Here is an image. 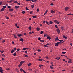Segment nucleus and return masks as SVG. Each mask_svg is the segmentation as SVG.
<instances>
[{"label": "nucleus", "instance_id": "obj_22", "mask_svg": "<svg viewBox=\"0 0 73 73\" xmlns=\"http://www.w3.org/2000/svg\"><path fill=\"white\" fill-rule=\"evenodd\" d=\"M48 11L47 10H46V11L45 13L44 14V15H45L46 14H47Z\"/></svg>", "mask_w": 73, "mask_h": 73}, {"label": "nucleus", "instance_id": "obj_31", "mask_svg": "<svg viewBox=\"0 0 73 73\" xmlns=\"http://www.w3.org/2000/svg\"><path fill=\"white\" fill-rule=\"evenodd\" d=\"M68 63H72V62L71 61H68Z\"/></svg>", "mask_w": 73, "mask_h": 73}, {"label": "nucleus", "instance_id": "obj_64", "mask_svg": "<svg viewBox=\"0 0 73 73\" xmlns=\"http://www.w3.org/2000/svg\"><path fill=\"white\" fill-rule=\"evenodd\" d=\"M46 36L47 37H49V35H47V34H46Z\"/></svg>", "mask_w": 73, "mask_h": 73}, {"label": "nucleus", "instance_id": "obj_2", "mask_svg": "<svg viewBox=\"0 0 73 73\" xmlns=\"http://www.w3.org/2000/svg\"><path fill=\"white\" fill-rule=\"evenodd\" d=\"M69 9V8L68 7H66L65 8V10L66 11H67L68 9Z\"/></svg>", "mask_w": 73, "mask_h": 73}, {"label": "nucleus", "instance_id": "obj_41", "mask_svg": "<svg viewBox=\"0 0 73 73\" xmlns=\"http://www.w3.org/2000/svg\"><path fill=\"white\" fill-rule=\"evenodd\" d=\"M43 66V65L42 64L41 65H40V66H39V67H40V68H41V66Z\"/></svg>", "mask_w": 73, "mask_h": 73}, {"label": "nucleus", "instance_id": "obj_6", "mask_svg": "<svg viewBox=\"0 0 73 73\" xmlns=\"http://www.w3.org/2000/svg\"><path fill=\"white\" fill-rule=\"evenodd\" d=\"M59 41L62 42V43H63L65 42V41H64L63 40H59Z\"/></svg>", "mask_w": 73, "mask_h": 73}, {"label": "nucleus", "instance_id": "obj_19", "mask_svg": "<svg viewBox=\"0 0 73 73\" xmlns=\"http://www.w3.org/2000/svg\"><path fill=\"white\" fill-rule=\"evenodd\" d=\"M35 6V5L34 4H33V5H31V7L32 8H33Z\"/></svg>", "mask_w": 73, "mask_h": 73}, {"label": "nucleus", "instance_id": "obj_9", "mask_svg": "<svg viewBox=\"0 0 73 73\" xmlns=\"http://www.w3.org/2000/svg\"><path fill=\"white\" fill-rule=\"evenodd\" d=\"M47 39L48 40H50L51 39V38L49 36L48 37H47Z\"/></svg>", "mask_w": 73, "mask_h": 73}, {"label": "nucleus", "instance_id": "obj_3", "mask_svg": "<svg viewBox=\"0 0 73 73\" xmlns=\"http://www.w3.org/2000/svg\"><path fill=\"white\" fill-rule=\"evenodd\" d=\"M56 31L58 33V34L60 33V30L59 29H56Z\"/></svg>", "mask_w": 73, "mask_h": 73}, {"label": "nucleus", "instance_id": "obj_59", "mask_svg": "<svg viewBox=\"0 0 73 73\" xmlns=\"http://www.w3.org/2000/svg\"><path fill=\"white\" fill-rule=\"evenodd\" d=\"M23 72H24V73H27V72H25V70H23Z\"/></svg>", "mask_w": 73, "mask_h": 73}, {"label": "nucleus", "instance_id": "obj_54", "mask_svg": "<svg viewBox=\"0 0 73 73\" xmlns=\"http://www.w3.org/2000/svg\"><path fill=\"white\" fill-rule=\"evenodd\" d=\"M5 42V40H3L2 42L3 43H4V42Z\"/></svg>", "mask_w": 73, "mask_h": 73}, {"label": "nucleus", "instance_id": "obj_53", "mask_svg": "<svg viewBox=\"0 0 73 73\" xmlns=\"http://www.w3.org/2000/svg\"><path fill=\"white\" fill-rule=\"evenodd\" d=\"M41 50L39 49L38 50V52H41Z\"/></svg>", "mask_w": 73, "mask_h": 73}, {"label": "nucleus", "instance_id": "obj_21", "mask_svg": "<svg viewBox=\"0 0 73 73\" xmlns=\"http://www.w3.org/2000/svg\"><path fill=\"white\" fill-rule=\"evenodd\" d=\"M36 30L37 31H38L40 30V28L39 27H37L36 28Z\"/></svg>", "mask_w": 73, "mask_h": 73}, {"label": "nucleus", "instance_id": "obj_55", "mask_svg": "<svg viewBox=\"0 0 73 73\" xmlns=\"http://www.w3.org/2000/svg\"><path fill=\"white\" fill-rule=\"evenodd\" d=\"M3 4V3H2V2L0 1V5H1Z\"/></svg>", "mask_w": 73, "mask_h": 73}, {"label": "nucleus", "instance_id": "obj_50", "mask_svg": "<svg viewBox=\"0 0 73 73\" xmlns=\"http://www.w3.org/2000/svg\"><path fill=\"white\" fill-rule=\"evenodd\" d=\"M27 49V48H23V50H25Z\"/></svg>", "mask_w": 73, "mask_h": 73}, {"label": "nucleus", "instance_id": "obj_57", "mask_svg": "<svg viewBox=\"0 0 73 73\" xmlns=\"http://www.w3.org/2000/svg\"><path fill=\"white\" fill-rule=\"evenodd\" d=\"M2 56L3 57H5V55H4V54H2Z\"/></svg>", "mask_w": 73, "mask_h": 73}, {"label": "nucleus", "instance_id": "obj_12", "mask_svg": "<svg viewBox=\"0 0 73 73\" xmlns=\"http://www.w3.org/2000/svg\"><path fill=\"white\" fill-rule=\"evenodd\" d=\"M25 62V61H22L21 62V64L22 65Z\"/></svg>", "mask_w": 73, "mask_h": 73}, {"label": "nucleus", "instance_id": "obj_58", "mask_svg": "<svg viewBox=\"0 0 73 73\" xmlns=\"http://www.w3.org/2000/svg\"><path fill=\"white\" fill-rule=\"evenodd\" d=\"M40 38H41L40 37L38 38V40H40Z\"/></svg>", "mask_w": 73, "mask_h": 73}, {"label": "nucleus", "instance_id": "obj_43", "mask_svg": "<svg viewBox=\"0 0 73 73\" xmlns=\"http://www.w3.org/2000/svg\"><path fill=\"white\" fill-rule=\"evenodd\" d=\"M39 11V9H38H38H37L36 11H37V12H38V11Z\"/></svg>", "mask_w": 73, "mask_h": 73}, {"label": "nucleus", "instance_id": "obj_24", "mask_svg": "<svg viewBox=\"0 0 73 73\" xmlns=\"http://www.w3.org/2000/svg\"><path fill=\"white\" fill-rule=\"evenodd\" d=\"M22 34H19V37H21L22 36Z\"/></svg>", "mask_w": 73, "mask_h": 73}, {"label": "nucleus", "instance_id": "obj_13", "mask_svg": "<svg viewBox=\"0 0 73 73\" xmlns=\"http://www.w3.org/2000/svg\"><path fill=\"white\" fill-rule=\"evenodd\" d=\"M20 41L21 42H23V38H21L20 39Z\"/></svg>", "mask_w": 73, "mask_h": 73}, {"label": "nucleus", "instance_id": "obj_34", "mask_svg": "<svg viewBox=\"0 0 73 73\" xmlns=\"http://www.w3.org/2000/svg\"><path fill=\"white\" fill-rule=\"evenodd\" d=\"M55 27H56V28H58V26H57V25H55Z\"/></svg>", "mask_w": 73, "mask_h": 73}, {"label": "nucleus", "instance_id": "obj_32", "mask_svg": "<svg viewBox=\"0 0 73 73\" xmlns=\"http://www.w3.org/2000/svg\"><path fill=\"white\" fill-rule=\"evenodd\" d=\"M29 29L30 30H31V26H30L29 27Z\"/></svg>", "mask_w": 73, "mask_h": 73}, {"label": "nucleus", "instance_id": "obj_30", "mask_svg": "<svg viewBox=\"0 0 73 73\" xmlns=\"http://www.w3.org/2000/svg\"><path fill=\"white\" fill-rule=\"evenodd\" d=\"M58 37H56V38L55 40H58Z\"/></svg>", "mask_w": 73, "mask_h": 73}, {"label": "nucleus", "instance_id": "obj_18", "mask_svg": "<svg viewBox=\"0 0 73 73\" xmlns=\"http://www.w3.org/2000/svg\"><path fill=\"white\" fill-rule=\"evenodd\" d=\"M32 64L31 63L28 64V66H31Z\"/></svg>", "mask_w": 73, "mask_h": 73}, {"label": "nucleus", "instance_id": "obj_8", "mask_svg": "<svg viewBox=\"0 0 73 73\" xmlns=\"http://www.w3.org/2000/svg\"><path fill=\"white\" fill-rule=\"evenodd\" d=\"M9 10L10 11H13V9L10 8L9 9Z\"/></svg>", "mask_w": 73, "mask_h": 73}, {"label": "nucleus", "instance_id": "obj_7", "mask_svg": "<svg viewBox=\"0 0 73 73\" xmlns=\"http://www.w3.org/2000/svg\"><path fill=\"white\" fill-rule=\"evenodd\" d=\"M50 12L51 13H55V11H53V10H51Z\"/></svg>", "mask_w": 73, "mask_h": 73}, {"label": "nucleus", "instance_id": "obj_48", "mask_svg": "<svg viewBox=\"0 0 73 73\" xmlns=\"http://www.w3.org/2000/svg\"><path fill=\"white\" fill-rule=\"evenodd\" d=\"M3 8H4V9H5V8H6V6H3Z\"/></svg>", "mask_w": 73, "mask_h": 73}, {"label": "nucleus", "instance_id": "obj_4", "mask_svg": "<svg viewBox=\"0 0 73 73\" xmlns=\"http://www.w3.org/2000/svg\"><path fill=\"white\" fill-rule=\"evenodd\" d=\"M3 71L4 70L2 69H0V73H3Z\"/></svg>", "mask_w": 73, "mask_h": 73}, {"label": "nucleus", "instance_id": "obj_39", "mask_svg": "<svg viewBox=\"0 0 73 73\" xmlns=\"http://www.w3.org/2000/svg\"><path fill=\"white\" fill-rule=\"evenodd\" d=\"M42 60H43L42 59H38V61H42Z\"/></svg>", "mask_w": 73, "mask_h": 73}, {"label": "nucleus", "instance_id": "obj_29", "mask_svg": "<svg viewBox=\"0 0 73 73\" xmlns=\"http://www.w3.org/2000/svg\"><path fill=\"white\" fill-rule=\"evenodd\" d=\"M4 50H0V52H1V53H4Z\"/></svg>", "mask_w": 73, "mask_h": 73}, {"label": "nucleus", "instance_id": "obj_26", "mask_svg": "<svg viewBox=\"0 0 73 73\" xmlns=\"http://www.w3.org/2000/svg\"><path fill=\"white\" fill-rule=\"evenodd\" d=\"M13 55L14 56H16V53L15 52L14 53V54H13Z\"/></svg>", "mask_w": 73, "mask_h": 73}, {"label": "nucleus", "instance_id": "obj_17", "mask_svg": "<svg viewBox=\"0 0 73 73\" xmlns=\"http://www.w3.org/2000/svg\"><path fill=\"white\" fill-rule=\"evenodd\" d=\"M15 25L17 27V28H19V26H17V23L15 24Z\"/></svg>", "mask_w": 73, "mask_h": 73}, {"label": "nucleus", "instance_id": "obj_49", "mask_svg": "<svg viewBox=\"0 0 73 73\" xmlns=\"http://www.w3.org/2000/svg\"><path fill=\"white\" fill-rule=\"evenodd\" d=\"M25 11H22V13L23 14H25Z\"/></svg>", "mask_w": 73, "mask_h": 73}, {"label": "nucleus", "instance_id": "obj_5", "mask_svg": "<svg viewBox=\"0 0 73 73\" xmlns=\"http://www.w3.org/2000/svg\"><path fill=\"white\" fill-rule=\"evenodd\" d=\"M58 44H59V43L58 42L56 43V44L55 45V46H57Z\"/></svg>", "mask_w": 73, "mask_h": 73}, {"label": "nucleus", "instance_id": "obj_38", "mask_svg": "<svg viewBox=\"0 0 73 73\" xmlns=\"http://www.w3.org/2000/svg\"><path fill=\"white\" fill-rule=\"evenodd\" d=\"M33 11H31L30 12V14H33Z\"/></svg>", "mask_w": 73, "mask_h": 73}, {"label": "nucleus", "instance_id": "obj_25", "mask_svg": "<svg viewBox=\"0 0 73 73\" xmlns=\"http://www.w3.org/2000/svg\"><path fill=\"white\" fill-rule=\"evenodd\" d=\"M63 37L64 38H65V39H67V38L65 36H63Z\"/></svg>", "mask_w": 73, "mask_h": 73}, {"label": "nucleus", "instance_id": "obj_56", "mask_svg": "<svg viewBox=\"0 0 73 73\" xmlns=\"http://www.w3.org/2000/svg\"><path fill=\"white\" fill-rule=\"evenodd\" d=\"M50 5L52 6H53L54 5V4L53 3H51L50 4Z\"/></svg>", "mask_w": 73, "mask_h": 73}, {"label": "nucleus", "instance_id": "obj_15", "mask_svg": "<svg viewBox=\"0 0 73 73\" xmlns=\"http://www.w3.org/2000/svg\"><path fill=\"white\" fill-rule=\"evenodd\" d=\"M64 27H61V29L62 30H63L64 29Z\"/></svg>", "mask_w": 73, "mask_h": 73}, {"label": "nucleus", "instance_id": "obj_42", "mask_svg": "<svg viewBox=\"0 0 73 73\" xmlns=\"http://www.w3.org/2000/svg\"><path fill=\"white\" fill-rule=\"evenodd\" d=\"M66 53V52H62V54H65Z\"/></svg>", "mask_w": 73, "mask_h": 73}, {"label": "nucleus", "instance_id": "obj_35", "mask_svg": "<svg viewBox=\"0 0 73 73\" xmlns=\"http://www.w3.org/2000/svg\"><path fill=\"white\" fill-rule=\"evenodd\" d=\"M20 70L21 72H23V69L22 68H21L20 69Z\"/></svg>", "mask_w": 73, "mask_h": 73}, {"label": "nucleus", "instance_id": "obj_46", "mask_svg": "<svg viewBox=\"0 0 73 73\" xmlns=\"http://www.w3.org/2000/svg\"><path fill=\"white\" fill-rule=\"evenodd\" d=\"M5 17H6V19H9V17H8L6 16Z\"/></svg>", "mask_w": 73, "mask_h": 73}, {"label": "nucleus", "instance_id": "obj_52", "mask_svg": "<svg viewBox=\"0 0 73 73\" xmlns=\"http://www.w3.org/2000/svg\"><path fill=\"white\" fill-rule=\"evenodd\" d=\"M26 1H30V2H31V0H26Z\"/></svg>", "mask_w": 73, "mask_h": 73}, {"label": "nucleus", "instance_id": "obj_63", "mask_svg": "<svg viewBox=\"0 0 73 73\" xmlns=\"http://www.w3.org/2000/svg\"><path fill=\"white\" fill-rule=\"evenodd\" d=\"M16 71H17V72H18V71H19V70H18V69H17V68L16 69Z\"/></svg>", "mask_w": 73, "mask_h": 73}, {"label": "nucleus", "instance_id": "obj_10", "mask_svg": "<svg viewBox=\"0 0 73 73\" xmlns=\"http://www.w3.org/2000/svg\"><path fill=\"white\" fill-rule=\"evenodd\" d=\"M15 52L14 50L13 49L11 51V53H13V52Z\"/></svg>", "mask_w": 73, "mask_h": 73}, {"label": "nucleus", "instance_id": "obj_28", "mask_svg": "<svg viewBox=\"0 0 73 73\" xmlns=\"http://www.w3.org/2000/svg\"><path fill=\"white\" fill-rule=\"evenodd\" d=\"M68 15H72V16H73V14L72 13H69V14H68Z\"/></svg>", "mask_w": 73, "mask_h": 73}, {"label": "nucleus", "instance_id": "obj_20", "mask_svg": "<svg viewBox=\"0 0 73 73\" xmlns=\"http://www.w3.org/2000/svg\"><path fill=\"white\" fill-rule=\"evenodd\" d=\"M46 23L47 24V25H50L49 24V22H47V21H46Z\"/></svg>", "mask_w": 73, "mask_h": 73}, {"label": "nucleus", "instance_id": "obj_47", "mask_svg": "<svg viewBox=\"0 0 73 73\" xmlns=\"http://www.w3.org/2000/svg\"><path fill=\"white\" fill-rule=\"evenodd\" d=\"M26 10H29V9H28V8H27V7H26Z\"/></svg>", "mask_w": 73, "mask_h": 73}, {"label": "nucleus", "instance_id": "obj_60", "mask_svg": "<svg viewBox=\"0 0 73 73\" xmlns=\"http://www.w3.org/2000/svg\"><path fill=\"white\" fill-rule=\"evenodd\" d=\"M38 0H34V2H36Z\"/></svg>", "mask_w": 73, "mask_h": 73}, {"label": "nucleus", "instance_id": "obj_45", "mask_svg": "<svg viewBox=\"0 0 73 73\" xmlns=\"http://www.w3.org/2000/svg\"><path fill=\"white\" fill-rule=\"evenodd\" d=\"M13 3H17L18 2L17 1H14Z\"/></svg>", "mask_w": 73, "mask_h": 73}, {"label": "nucleus", "instance_id": "obj_40", "mask_svg": "<svg viewBox=\"0 0 73 73\" xmlns=\"http://www.w3.org/2000/svg\"><path fill=\"white\" fill-rule=\"evenodd\" d=\"M43 31H40V33L41 34H42L43 33Z\"/></svg>", "mask_w": 73, "mask_h": 73}, {"label": "nucleus", "instance_id": "obj_1", "mask_svg": "<svg viewBox=\"0 0 73 73\" xmlns=\"http://www.w3.org/2000/svg\"><path fill=\"white\" fill-rule=\"evenodd\" d=\"M54 22L55 23H56L57 24H59V23L58 21L57 20H54Z\"/></svg>", "mask_w": 73, "mask_h": 73}, {"label": "nucleus", "instance_id": "obj_61", "mask_svg": "<svg viewBox=\"0 0 73 73\" xmlns=\"http://www.w3.org/2000/svg\"><path fill=\"white\" fill-rule=\"evenodd\" d=\"M50 68L51 69H53V68L51 66H50Z\"/></svg>", "mask_w": 73, "mask_h": 73}, {"label": "nucleus", "instance_id": "obj_44", "mask_svg": "<svg viewBox=\"0 0 73 73\" xmlns=\"http://www.w3.org/2000/svg\"><path fill=\"white\" fill-rule=\"evenodd\" d=\"M25 57H28L29 56L27 55H25Z\"/></svg>", "mask_w": 73, "mask_h": 73}, {"label": "nucleus", "instance_id": "obj_51", "mask_svg": "<svg viewBox=\"0 0 73 73\" xmlns=\"http://www.w3.org/2000/svg\"><path fill=\"white\" fill-rule=\"evenodd\" d=\"M7 8H11V7L10 6H8L7 7Z\"/></svg>", "mask_w": 73, "mask_h": 73}, {"label": "nucleus", "instance_id": "obj_37", "mask_svg": "<svg viewBox=\"0 0 73 73\" xmlns=\"http://www.w3.org/2000/svg\"><path fill=\"white\" fill-rule=\"evenodd\" d=\"M14 37L15 38H17V36H16L15 35V34H14Z\"/></svg>", "mask_w": 73, "mask_h": 73}, {"label": "nucleus", "instance_id": "obj_36", "mask_svg": "<svg viewBox=\"0 0 73 73\" xmlns=\"http://www.w3.org/2000/svg\"><path fill=\"white\" fill-rule=\"evenodd\" d=\"M40 41L41 42H44V40H40Z\"/></svg>", "mask_w": 73, "mask_h": 73}, {"label": "nucleus", "instance_id": "obj_62", "mask_svg": "<svg viewBox=\"0 0 73 73\" xmlns=\"http://www.w3.org/2000/svg\"><path fill=\"white\" fill-rule=\"evenodd\" d=\"M6 70H10V69L8 68H6Z\"/></svg>", "mask_w": 73, "mask_h": 73}, {"label": "nucleus", "instance_id": "obj_23", "mask_svg": "<svg viewBox=\"0 0 73 73\" xmlns=\"http://www.w3.org/2000/svg\"><path fill=\"white\" fill-rule=\"evenodd\" d=\"M53 22L52 21H50V22H49V23L50 24H53Z\"/></svg>", "mask_w": 73, "mask_h": 73}, {"label": "nucleus", "instance_id": "obj_11", "mask_svg": "<svg viewBox=\"0 0 73 73\" xmlns=\"http://www.w3.org/2000/svg\"><path fill=\"white\" fill-rule=\"evenodd\" d=\"M4 9L3 8H2L1 10V12H3V11H4Z\"/></svg>", "mask_w": 73, "mask_h": 73}, {"label": "nucleus", "instance_id": "obj_27", "mask_svg": "<svg viewBox=\"0 0 73 73\" xmlns=\"http://www.w3.org/2000/svg\"><path fill=\"white\" fill-rule=\"evenodd\" d=\"M32 17L33 18H37V17H36V16H33Z\"/></svg>", "mask_w": 73, "mask_h": 73}, {"label": "nucleus", "instance_id": "obj_16", "mask_svg": "<svg viewBox=\"0 0 73 73\" xmlns=\"http://www.w3.org/2000/svg\"><path fill=\"white\" fill-rule=\"evenodd\" d=\"M60 58V57H59L56 58H55V59H56L57 60H59Z\"/></svg>", "mask_w": 73, "mask_h": 73}, {"label": "nucleus", "instance_id": "obj_33", "mask_svg": "<svg viewBox=\"0 0 73 73\" xmlns=\"http://www.w3.org/2000/svg\"><path fill=\"white\" fill-rule=\"evenodd\" d=\"M15 8L16 9H17L18 8H19V6H15Z\"/></svg>", "mask_w": 73, "mask_h": 73}, {"label": "nucleus", "instance_id": "obj_14", "mask_svg": "<svg viewBox=\"0 0 73 73\" xmlns=\"http://www.w3.org/2000/svg\"><path fill=\"white\" fill-rule=\"evenodd\" d=\"M22 65L21 63V62H20V64H19V67H20Z\"/></svg>", "mask_w": 73, "mask_h": 73}]
</instances>
